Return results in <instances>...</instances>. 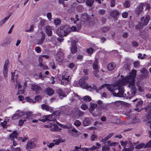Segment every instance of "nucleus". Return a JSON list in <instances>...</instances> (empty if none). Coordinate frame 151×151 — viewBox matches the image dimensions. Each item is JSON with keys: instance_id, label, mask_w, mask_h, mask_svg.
<instances>
[{"instance_id": "nucleus-44", "label": "nucleus", "mask_w": 151, "mask_h": 151, "mask_svg": "<svg viewBox=\"0 0 151 151\" xmlns=\"http://www.w3.org/2000/svg\"><path fill=\"white\" fill-rule=\"evenodd\" d=\"M109 29V27H104L102 28V30L103 32H105L108 31Z\"/></svg>"}, {"instance_id": "nucleus-28", "label": "nucleus", "mask_w": 151, "mask_h": 151, "mask_svg": "<svg viewBox=\"0 0 151 151\" xmlns=\"http://www.w3.org/2000/svg\"><path fill=\"white\" fill-rule=\"evenodd\" d=\"M83 99L84 101L87 102L90 101L91 100V97L88 96H85L83 98Z\"/></svg>"}, {"instance_id": "nucleus-24", "label": "nucleus", "mask_w": 151, "mask_h": 151, "mask_svg": "<svg viewBox=\"0 0 151 151\" xmlns=\"http://www.w3.org/2000/svg\"><path fill=\"white\" fill-rule=\"evenodd\" d=\"M134 148L133 145L130 146L129 148L125 147L122 150V151H133Z\"/></svg>"}, {"instance_id": "nucleus-16", "label": "nucleus", "mask_w": 151, "mask_h": 151, "mask_svg": "<svg viewBox=\"0 0 151 151\" xmlns=\"http://www.w3.org/2000/svg\"><path fill=\"white\" fill-rule=\"evenodd\" d=\"M45 92L49 96H51L54 93V91L52 89L50 88H46Z\"/></svg>"}, {"instance_id": "nucleus-47", "label": "nucleus", "mask_w": 151, "mask_h": 151, "mask_svg": "<svg viewBox=\"0 0 151 151\" xmlns=\"http://www.w3.org/2000/svg\"><path fill=\"white\" fill-rule=\"evenodd\" d=\"M12 151H20L21 150L20 148L18 147L17 148H14L12 147Z\"/></svg>"}, {"instance_id": "nucleus-30", "label": "nucleus", "mask_w": 151, "mask_h": 151, "mask_svg": "<svg viewBox=\"0 0 151 151\" xmlns=\"http://www.w3.org/2000/svg\"><path fill=\"white\" fill-rule=\"evenodd\" d=\"M140 35L141 36V37L145 39L146 37L145 34V32L144 30L141 32L140 33Z\"/></svg>"}, {"instance_id": "nucleus-51", "label": "nucleus", "mask_w": 151, "mask_h": 151, "mask_svg": "<svg viewBox=\"0 0 151 151\" xmlns=\"http://www.w3.org/2000/svg\"><path fill=\"white\" fill-rule=\"evenodd\" d=\"M143 101L142 100H140L137 102L136 105V106H141L143 104Z\"/></svg>"}, {"instance_id": "nucleus-52", "label": "nucleus", "mask_w": 151, "mask_h": 151, "mask_svg": "<svg viewBox=\"0 0 151 151\" xmlns=\"http://www.w3.org/2000/svg\"><path fill=\"white\" fill-rule=\"evenodd\" d=\"M140 72L143 74L148 72L147 69L145 68H143L142 70H141Z\"/></svg>"}, {"instance_id": "nucleus-63", "label": "nucleus", "mask_w": 151, "mask_h": 151, "mask_svg": "<svg viewBox=\"0 0 151 151\" xmlns=\"http://www.w3.org/2000/svg\"><path fill=\"white\" fill-rule=\"evenodd\" d=\"M55 144L53 143H50L49 145H47V146L49 148H52L55 146Z\"/></svg>"}, {"instance_id": "nucleus-5", "label": "nucleus", "mask_w": 151, "mask_h": 151, "mask_svg": "<svg viewBox=\"0 0 151 151\" xmlns=\"http://www.w3.org/2000/svg\"><path fill=\"white\" fill-rule=\"evenodd\" d=\"M37 139L36 138H32L28 141L26 145V149H30L35 148L37 147L36 142Z\"/></svg>"}, {"instance_id": "nucleus-15", "label": "nucleus", "mask_w": 151, "mask_h": 151, "mask_svg": "<svg viewBox=\"0 0 151 151\" xmlns=\"http://www.w3.org/2000/svg\"><path fill=\"white\" fill-rule=\"evenodd\" d=\"M18 134L16 131H14L10 135V139L11 140H14L15 138L17 139Z\"/></svg>"}, {"instance_id": "nucleus-22", "label": "nucleus", "mask_w": 151, "mask_h": 151, "mask_svg": "<svg viewBox=\"0 0 151 151\" xmlns=\"http://www.w3.org/2000/svg\"><path fill=\"white\" fill-rule=\"evenodd\" d=\"M52 128H51V130L52 131H58L61 129H59L58 128V126L56 124H52L51 126Z\"/></svg>"}, {"instance_id": "nucleus-4", "label": "nucleus", "mask_w": 151, "mask_h": 151, "mask_svg": "<svg viewBox=\"0 0 151 151\" xmlns=\"http://www.w3.org/2000/svg\"><path fill=\"white\" fill-rule=\"evenodd\" d=\"M60 114L59 112H55L53 114L47 116H44L42 118H40L39 120L43 122L47 121H53L58 122L55 119V116L58 115Z\"/></svg>"}, {"instance_id": "nucleus-37", "label": "nucleus", "mask_w": 151, "mask_h": 151, "mask_svg": "<svg viewBox=\"0 0 151 151\" xmlns=\"http://www.w3.org/2000/svg\"><path fill=\"white\" fill-rule=\"evenodd\" d=\"M26 99L28 101L32 103H35V102L32 99L30 98L29 97H27L26 98Z\"/></svg>"}, {"instance_id": "nucleus-9", "label": "nucleus", "mask_w": 151, "mask_h": 151, "mask_svg": "<svg viewBox=\"0 0 151 151\" xmlns=\"http://www.w3.org/2000/svg\"><path fill=\"white\" fill-rule=\"evenodd\" d=\"M9 63V61L8 60H6L5 61V63L4 65V69H3V74L4 76L5 77L7 76V72H8V65Z\"/></svg>"}, {"instance_id": "nucleus-23", "label": "nucleus", "mask_w": 151, "mask_h": 151, "mask_svg": "<svg viewBox=\"0 0 151 151\" xmlns=\"http://www.w3.org/2000/svg\"><path fill=\"white\" fill-rule=\"evenodd\" d=\"M98 62L97 60H96L93 64V69L96 71L99 72V68L98 66Z\"/></svg>"}, {"instance_id": "nucleus-33", "label": "nucleus", "mask_w": 151, "mask_h": 151, "mask_svg": "<svg viewBox=\"0 0 151 151\" xmlns=\"http://www.w3.org/2000/svg\"><path fill=\"white\" fill-rule=\"evenodd\" d=\"M110 149V147L107 145H105V146H103L102 148V151H106V150H109Z\"/></svg>"}, {"instance_id": "nucleus-40", "label": "nucleus", "mask_w": 151, "mask_h": 151, "mask_svg": "<svg viewBox=\"0 0 151 151\" xmlns=\"http://www.w3.org/2000/svg\"><path fill=\"white\" fill-rule=\"evenodd\" d=\"M144 148H145L147 147H151V140L146 145H145Z\"/></svg>"}, {"instance_id": "nucleus-50", "label": "nucleus", "mask_w": 151, "mask_h": 151, "mask_svg": "<svg viewBox=\"0 0 151 151\" xmlns=\"http://www.w3.org/2000/svg\"><path fill=\"white\" fill-rule=\"evenodd\" d=\"M145 109L146 110V111H147V110H150L151 109V106L150 105H147L145 107Z\"/></svg>"}, {"instance_id": "nucleus-13", "label": "nucleus", "mask_w": 151, "mask_h": 151, "mask_svg": "<svg viewBox=\"0 0 151 151\" xmlns=\"http://www.w3.org/2000/svg\"><path fill=\"white\" fill-rule=\"evenodd\" d=\"M111 15L114 18L115 20H116L117 16L119 14V12L117 10H114L111 13Z\"/></svg>"}, {"instance_id": "nucleus-41", "label": "nucleus", "mask_w": 151, "mask_h": 151, "mask_svg": "<svg viewBox=\"0 0 151 151\" xmlns=\"http://www.w3.org/2000/svg\"><path fill=\"white\" fill-rule=\"evenodd\" d=\"M138 45V43L137 42L135 41H133L132 42V46L135 47H137Z\"/></svg>"}, {"instance_id": "nucleus-6", "label": "nucleus", "mask_w": 151, "mask_h": 151, "mask_svg": "<svg viewBox=\"0 0 151 151\" xmlns=\"http://www.w3.org/2000/svg\"><path fill=\"white\" fill-rule=\"evenodd\" d=\"M79 83L80 86L83 88L88 90H92V87L91 86H88L87 83H86V81L83 79L81 78L79 81Z\"/></svg>"}, {"instance_id": "nucleus-53", "label": "nucleus", "mask_w": 151, "mask_h": 151, "mask_svg": "<svg viewBox=\"0 0 151 151\" xmlns=\"http://www.w3.org/2000/svg\"><path fill=\"white\" fill-rule=\"evenodd\" d=\"M89 148L91 151H93L96 149H98V147L96 146L93 145L92 147Z\"/></svg>"}, {"instance_id": "nucleus-1", "label": "nucleus", "mask_w": 151, "mask_h": 151, "mask_svg": "<svg viewBox=\"0 0 151 151\" xmlns=\"http://www.w3.org/2000/svg\"><path fill=\"white\" fill-rule=\"evenodd\" d=\"M136 73V70H132L129 76L120 80L119 81V83L122 85L124 86L126 84H129L128 87L131 88L132 93L134 94L136 93V91L135 86V78Z\"/></svg>"}, {"instance_id": "nucleus-2", "label": "nucleus", "mask_w": 151, "mask_h": 151, "mask_svg": "<svg viewBox=\"0 0 151 151\" xmlns=\"http://www.w3.org/2000/svg\"><path fill=\"white\" fill-rule=\"evenodd\" d=\"M105 87H106L109 90L112 92L113 96L118 97L123 96L124 90L123 87L105 84L101 86L100 90Z\"/></svg>"}, {"instance_id": "nucleus-48", "label": "nucleus", "mask_w": 151, "mask_h": 151, "mask_svg": "<svg viewBox=\"0 0 151 151\" xmlns=\"http://www.w3.org/2000/svg\"><path fill=\"white\" fill-rule=\"evenodd\" d=\"M41 96L39 95H37L35 97V100L37 101H39L41 100Z\"/></svg>"}, {"instance_id": "nucleus-34", "label": "nucleus", "mask_w": 151, "mask_h": 151, "mask_svg": "<svg viewBox=\"0 0 151 151\" xmlns=\"http://www.w3.org/2000/svg\"><path fill=\"white\" fill-rule=\"evenodd\" d=\"M69 76H68V77H65V76L63 75L62 76V80L63 81H66L67 83L70 81V79H69Z\"/></svg>"}, {"instance_id": "nucleus-35", "label": "nucleus", "mask_w": 151, "mask_h": 151, "mask_svg": "<svg viewBox=\"0 0 151 151\" xmlns=\"http://www.w3.org/2000/svg\"><path fill=\"white\" fill-rule=\"evenodd\" d=\"M74 124L75 126L79 127L81 125V123L79 120H76L74 122Z\"/></svg>"}, {"instance_id": "nucleus-25", "label": "nucleus", "mask_w": 151, "mask_h": 151, "mask_svg": "<svg viewBox=\"0 0 151 151\" xmlns=\"http://www.w3.org/2000/svg\"><path fill=\"white\" fill-rule=\"evenodd\" d=\"M144 25L142 23H139L136 26V28L137 29L140 30L143 28Z\"/></svg>"}, {"instance_id": "nucleus-8", "label": "nucleus", "mask_w": 151, "mask_h": 151, "mask_svg": "<svg viewBox=\"0 0 151 151\" xmlns=\"http://www.w3.org/2000/svg\"><path fill=\"white\" fill-rule=\"evenodd\" d=\"M144 6V4L142 3H141L137 7L135 12L138 15L141 14L143 12Z\"/></svg>"}, {"instance_id": "nucleus-46", "label": "nucleus", "mask_w": 151, "mask_h": 151, "mask_svg": "<svg viewBox=\"0 0 151 151\" xmlns=\"http://www.w3.org/2000/svg\"><path fill=\"white\" fill-rule=\"evenodd\" d=\"M88 107L86 104H83L81 106V108L83 110H85L88 109Z\"/></svg>"}, {"instance_id": "nucleus-38", "label": "nucleus", "mask_w": 151, "mask_h": 151, "mask_svg": "<svg viewBox=\"0 0 151 151\" xmlns=\"http://www.w3.org/2000/svg\"><path fill=\"white\" fill-rule=\"evenodd\" d=\"M25 121H26V120L25 119H24V120L20 119L18 125L19 126L22 125L23 124L24 122Z\"/></svg>"}, {"instance_id": "nucleus-58", "label": "nucleus", "mask_w": 151, "mask_h": 151, "mask_svg": "<svg viewBox=\"0 0 151 151\" xmlns=\"http://www.w3.org/2000/svg\"><path fill=\"white\" fill-rule=\"evenodd\" d=\"M148 72L147 73H145L143 74V76H144V78L145 79L149 77Z\"/></svg>"}, {"instance_id": "nucleus-57", "label": "nucleus", "mask_w": 151, "mask_h": 151, "mask_svg": "<svg viewBox=\"0 0 151 151\" xmlns=\"http://www.w3.org/2000/svg\"><path fill=\"white\" fill-rule=\"evenodd\" d=\"M35 50L37 53H40L41 51L40 47H36L35 48Z\"/></svg>"}, {"instance_id": "nucleus-21", "label": "nucleus", "mask_w": 151, "mask_h": 151, "mask_svg": "<svg viewBox=\"0 0 151 151\" xmlns=\"http://www.w3.org/2000/svg\"><path fill=\"white\" fill-rule=\"evenodd\" d=\"M150 19V17L149 15H147L143 22V24L144 25H146L148 23Z\"/></svg>"}, {"instance_id": "nucleus-54", "label": "nucleus", "mask_w": 151, "mask_h": 151, "mask_svg": "<svg viewBox=\"0 0 151 151\" xmlns=\"http://www.w3.org/2000/svg\"><path fill=\"white\" fill-rule=\"evenodd\" d=\"M146 118L148 120L151 119V112H150L147 115H146Z\"/></svg>"}, {"instance_id": "nucleus-26", "label": "nucleus", "mask_w": 151, "mask_h": 151, "mask_svg": "<svg viewBox=\"0 0 151 151\" xmlns=\"http://www.w3.org/2000/svg\"><path fill=\"white\" fill-rule=\"evenodd\" d=\"M94 2V0H87L86 2V3L87 6H92Z\"/></svg>"}, {"instance_id": "nucleus-12", "label": "nucleus", "mask_w": 151, "mask_h": 151, "mask_svg": "<svg viewBox=\"0 0 151 151\" xmlns=\"http://www.w3.org/2000/svg\"><path fill=\"white\" fill-rule=\"evenodd\" d=\"M64 59V54L62 52H60L58 54L56 57V59L57 61L59 62H62Z\"/></svg>"}, {"instance_id": "nucleus-7", "label": "nucleus", "mask_w": 151, "mask_h": 151, "mask_svg": "<svg viewBox=\"0 0 151 151\" xmlns=\"http://www.w3.org/2000/svg\"><path fill=\"white\" fill-rule=\"evenodd\" d=\"M71 52L72 53L74 54L76 53L77 51V48L76 46V41L74 40H72L71 41Z\"/></svg>"}, {"instance_id": "nucleus-61", "label": "nucleus", "mask_w": 151, "mask_h": 151, "mask_svg": "<svg viewBox=\"0 0 151 151\" xmlns=\"http://www.w3.org/2000/svg\"><path fill=\"white\" fill-rule=\"evenodd\" d=\"M6 19L4 18L0 22V26H1L6 22Z\"/></svg>"}, {"instance_id": "nucleus-43", "label": "nucleus", "mask_w": 151, "mask_h": 151, "mask_svg": "<svg viewBox=\"0 0 151 151\" xmlns=\"http://www.w3.org/2000/svg\"><path fill=\"white\" fill-rule=\"evenodd\" d=\"M60 140L59 139L54 140L53 142L55 144V145H59L60 143Z\"/></svg>"}, {"instance_id": "nucleus-36", "label": "nucleus", "mask_w": 151, "mask_h": 151, "mask_svg": "<svg viewBox=\"0 0 151 151\" xmlns=\"http://www.w3.org/2000/svg\"><path fill=\"white\" fill-rule=\"evenodd\" d=\"M61 21L59 19H55L54 21L55 24L56 25H59L60 24Z\"/></svg>"}, {"instance_id": "nucleus-31", "label": "nucleus", "mask_w": 151, "mask_h": 151, "mask_svg": "<svg viewBox=\"0 0 151 151\" xmlns=\"http://www.w3.org/2000/svg\"><path fill=\"white\" fill-rule=\"evenodd\" d=\"M124 6L126 8L129 7L130 6V3L129 0H127L124 4Z\"/></svg>"}, {"instance_id": "nucleus-17", "label": "nucleus", "mask_w": 151, "mask_h": 151, "mask_svg": "<svg viewBox=\"0 0 151 151\" xmlns=\"http://www.w3.org/2000/svg\"><path fill=\"white\" fill-rule=\"evenodd\" d=\"M51 27L49 26H47L45 27V32L49 36H51L52 35V31Z\"/></svg>"}, {"instance_id": "nucleus-14", "label": "nucleus", "mask_w": 151, "mask_h": 151, "mask_svg": "<svg viewBox=\"0 0 151 151\" xmlns=\"http://www.w3.org/2000/svg\"><path fill=\"white\" fill-rule=\"evenodd\" d=\"M41 33L42 35V36L41 37V39L37 41V44H38L41 45L43 43L45 39V33L42 31L41 32Z\"/></svg>"}, {"instance_id": "nucleus-59", "label": "nucleus", "mask_w": 151, "mask_h": 151, "mask_svg": "<svg viewBox=\"0 0 151 151\" xmlns=\"http://www.w3.org/2000/svg\"><path fill=\"white\" fill-rule=\"evenodd\" d=\"M134 66L135 67H137L139 65V63L138 61H135L134 63Z\"/></svg>"}, {"instance_id": "nucleus-55", "label": "nucleus", "mask_w": 151, "mask_h": 151, "mask_svg": "<svg viewBox=\"0 0 151 151\" xmlns=\"http://www.w3.org/2000/svg\"><path fill=\"white\" fill-rule=\"evenodd\" d=\"M84 114V112L79 111L78 112V115L79 116H82Z\"/></svg>"}, {"instance_id": "nucleus-62", "label": "nucleus", "mask_w": 151, "mask_h": 151, "mask_svg": "<svg viewBox=\"0 0 151 151\" xmlns=\"http://www.w3.org/2000/svg\"><path fill=\"white\" fill-rule=\"evenodd\" d=\"M96 137H97V136L96 135H94V134L92 135L91 136V140L94 141L95 140V138Z\"/></svg>"}, {"instance_id": "nucleus-10", "label": "nucleus", "mask_w": 151, "mask_h": 151, "mask_svg": "<svg viewBox=\"0 0 151 151\" xmlns=\"http://www.w3.org/2000/svg\"><path fill=\"white\" fill-rule=\"evenodd\" d=\"M31 89L33 91L37 93L42 90V88L40 86L35 84H32Z\"/></svg>"}, {"instance_id": "nucleus-27", "label": "nucleus", "mask_w": 151, "mask_h": 151, "mask_svg": "<svg viewBox=\"0 0 151 151\" xmlns=\"http://www.w3.org/2000/svg\"><path fill=\"white\" fill-rule=\"evenodd\" d=\"M145 144L141 143L137 145L135 147V148L137 149H140L142 148L143 147H145Z\"/></svg>"}, {"instance_id": "nucleus-19", "label": "nucleus", "mask_w": 151, "mask_h": 151, "mask_svg": "<svg viewBox=\"0 0 151 151\" xmlns=\"http://www.w3.org/2000/svg\"><path fill=\"white\" fill-rule=\"evenodd\" d=\"M91 123V122L88 118H86L84 120L83 122V124L84 126H88Z\"/></svg>"}, {"instance_id": "nucleus-49", "label": "nucleus", "mask_w": 151, "mask_h": 151, "mask_svg": "<svg viewBox=\"0 0 151 151\" xmlns=\"http://www.w3.org/2000/svg\"><path fill=\"white\" fill-rule=\"evenodd\" d=\"M26 118L31 117L32 116V112H28L26 114Z\"/></svg>"}, {"instance_id": "nucleus-29", "label": "nucleus", "mask_w": 151, "mask_h": 151, "mask_svg": "<svg viewBox=\"0 0 151 151\" xmlns=\"http://www.w3.org/2000/svg\"><path fill=\"white\" fill-rule=\"evenodd\" d=\"M21 116H19V114L18 113H16L14 114L12 117V120H15L17 119H18L19 117Z\"/></svg>"}, {"instance_id": "nucleus-11", "label": "nucleus", "mask_w": 151, "mask_h": 151, "mask_svg": "<svg viewBox=\"0 0 151 151\" xmlns=\"http://www.w3.org/2000/svg\"><path fill=\"white\" fill-rule=\"evenodd\" d=\"M56 92L59 95L60 98L61 99H62L63 97L66 96L64 92L61 89L59 88L57 89Z\"/></svg>"}, {"instance_id": "nucleus-32", "label": "nucleus", "mask_w": 151, "mask_h": 151, "mask_svg": "<svg viewBox=\"0 0 151 151\" xmlns=\"http://www.w3.org/2000/svg\"><path fill=\"white\" fill-rule=\"evenodd\" d=\"M97 105L96 104H93L90 107V110L92 111L94 110V109L97 106Z\"/></svg>"}, {"instance_id": "nucleus-45", "label": "nucleus", "mask_w": 151, "mask_h": 151, "mask_svg": "<svg viewBox=\"0 0 151 151\" xmlns=\"http://www.w3.org/2000/svg\"><path fill=\"white\" fill-rule=\"evenodd\" d=\"M15 72H12V76H11V81L13 82H14V77L15 76Z\"/></svg>"}, {"instance_id": "nucleus-20", "label": "nucleus", "mask_w": 151, "mask_h": 151, "mask_svg": "<svg viewBox=\"0 0 151 151\" xmlns=\"http://www.w3.org/2000/svg\"><path fill=\"white\" fill-rule=\"evenodd\" d=\"M41 107L42 109H45L47 111H51L52 109V108L45 104H43L41 106Z\"/></svg>"}, {"instance_id": "nucleus-64", "label": "nucleus", "mask_w": 151, "mask_h": 151, "mask_svg": "<svg viewBox=\"0 0 151 151\" xmlns=\"http://www.w3.org/2000/svg\"><path fill=\"white\" fill-rule=\"evenodd\" d=\"M128 16V13L127 12H125L124 13H123L122 14V17L124 18H126Z\"/></svg>"}, {"instance_id": "nucleus-39", "label": "nucleus", "mask_w": 151, "mask_h": 151, "mask_svg": "<svg viewBox=\"0 0 151 151\" xmlns=\"http://www.w3.org/2000/svg\"><path fill=\"white\" fill-rule=\"evenodd\" d=\"M52 16L51 13L50 12L48 13L47 14V17L49 21L52 19Z\"/></svg>"}, {"instance_id": "nucleus-60", "label": "nucleus", "mask_w": 151, "mask_h": 151, "mask_svg": "<svg viewBox=\"0 0 151 151\" xmlns=\"http://www.w3.org/2000/svg\"><path fill=\"white\" fill-rule=\"evenodd\" d=\"M110 3L111 6L112 7H114L115 5V1L113 0H111Z\"/></svg>"}, {"instance_id": "nucleus-42", "label": "nucleus", "mask_w": 151, "mask_h": 151, "mask_svg": "<svg viewBox=\"0 0 151 151\" xmlns=\"http://www.w3.org/2000/svg\"><path fill=\"white\" fill-rule=\"evenodd\" d=\"M93 48L90 47L88 49L87 52L89 54H91L93 53Z\"/></svg>"}, {"instance_id": "nucleus-18", "label": "nucleus", "mask_w": 151, "mask_h": 151, "mask_svg": "<svg viewBox=\"0 0 151 151\" xmlns=\"http://www.w3.org/2000/svg\"><path fill=\"white\" fill-rule=\"evenodd\" d=\"M116 64L113 62L109 63L107 65V68L109 70H112L115 67Z\"/></svg>"}, {"instance_id": "nucleus-56", "label": "nucleus", "mask_w": 151, "mask_h": 151, "mask_svg": "<svg viewBox=\"0 0 151 151\" xmlns=\"http://www.w3.org/2000/svg\"><path fill=\"white\" fill-rule=\"evenodd\" d=\"M105 11L104 9H100L99 10V13L100 14L103 15L105 13Z\"/></svg>"}, {"instance_id": "nucleus-3", "label": "nucleus", "mask_w": 151, "mask_h": 151, "mask_svg": "<svg viewBox=\"0 0 151 151\" xmlns=\"http://www.w3.org/2000/svg\"><path fill=\"white\" fill-rule=\"evenodd\" d=\"M71 29L68 25H64L60 27L57 30V34L60 37H63L67 36L70 32Z\"/></svg>"}]
</instances>
